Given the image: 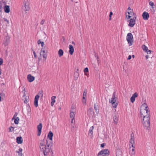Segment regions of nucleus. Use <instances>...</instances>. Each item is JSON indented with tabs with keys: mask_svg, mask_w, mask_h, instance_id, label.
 <instances>
[{
	"mask_svg": "<svg viewBox=\"0 0 156 156\" xmlns=\"http://www.w3.org/2000/svg\"><path fill=\"white\" fill-rule=\"evenodd\" d=\"M52 144L51 141L47 139H43L40 141L39 147L41 151L43 152L44 155H46L50 152Z\"/></svg>",
	"mask_w": 156,
	"mask_h": 156,
	"instance_id": "nucleus-1",
	"label": "nucleus"
},
{
	"mask_svg": "<svg viewBox=\"0 0 156 156\" xmlns=\"http://www.w3.org/2000/svg\"><path fill=\"white\" fill-rule=\"evenodd\" d=\"M140 117L142 118L141 122L144 127L146 128L147 129L149 130L150 129V118L148 115H144L141 112H140Z\"/></svg>",
	"mask_w": 156,
	"mask_h": 156,
	"instance_id": "nucleus-2",
	"label": "nucleus"
},
{
	"mask_svg": "<svg viewBox=\"0 0 156 156\" xmlns=\"http://www.w3.org/2000/svg\"><path fill=\"white\" fill-rule=\"evenodd\" d=\"M116 98H115V97L114 96H113L111 100H110V102L112 103L113 108H115V109H114V110H115V112L114 113L113 115V119L115 124H116L117 123V120L116 117L117 112H116V110L115 109L117 106V103H116Z\"/></svg>",
	"mask_w": 156,
	"mask_h": 156,
	"instance_id": "nucleus-3",
	"label": "nucleus"
},
{
	"mask_svg": "<svg viewBox=\"0 0 156 156\" xmlns=\"http://www.w3.org/2000/svg\"><path fill=\"white\" fill-rule=\"evenodd\" d=\"M126 39L129 44V46L132 45L133 42V35L131 33H129L127 34Z\"/></svg>",
	"mask_w": 156,
	"mask_h": 156,
	"instance_id": "nucleus-4",
	"label": "nucleus"
},
{
	"mask_svg": "<svg viewBox=\"0 0 156 156\" xmlns=\"http://www.w3.org/2000/svg\"><path fill=\"white\" fill-rule=\"evenodd\" d=\"M30 2L28 0H24L23 5L22 6V10L24 11H29L30 10Z\"/></svg>",
	"mask_w": 156,
	"mask_h": 156,
	"instance_id": "nucleus-5",
	"label": "nucleus"
},
{
	"mask_svg": "<svg viewBox=\"0 0 156 156\" xmlns=\"http://www.w3.org/2000/svg\"><path fill=\"white\" fill-rule=\"evenodd\" d=\"M136 16L135 15L134 17H133L131 18H129L130 19L128 20V21L129 22L128 26L131 27H133L134 25L136 23Z\"/></svg>",
	"mask_w": 156,
	"mask_h": 156,
	"instance_id": "nucleus-6",
	"label": "nucleus"
},
{
	"mask_svg": "<svg viewBox=\"0 0 156 156\" xmlns=\"http://www.w3.org/2000/svg\"><path fill=\"white\" fill-rule=\"evenodd\" d=\"M130 138L129 140V142L131 144L130 148H135L134 144H135V137L133 133H132L130 135Z\"/></svg>",
	"mask_w": 156,
	"mask_h": 156,
	"instance_id": "nucleus-7",
	"label": "nucleus"
},
{
	"mask_svg": "<svg viewBox=\"0 0 156 156\" xmlns=\"http://www.w3.org/2000/svg\"><path fill=\"white\" fill-rule=\"evenodd\" d=\"M126 19L127 20L129 19V18L133 16L134 17L135 15H136L133 12V10H131V11L126 12Z\"/></svg>",
	"mask_w": 156,
	"mask_h": 156,
	"instance_id": "nucleus-8",
	"label": "nucleus"
},
{
	"mask_svg": "<svg viewBox=\"0 0 156 156\" xmlns=\"http://www.w3.org/2000/svg\"><path fill=\"white\" fill-rule=\"evenodd\" d=\"M149 5L151 6V12L153 14L154 13L156 10V7L154 2L152 1H150L149 2Z\"/></svg>",
	"mask_w": 156,
	"mask_h": 156,
	"instance_id": "nucleus-9",
	"label": "nucleus"
},
{
	"mask_svg": "<svg viewBox=\"0 0 156 156\" xmlns=\"http://www.w3.org/2000/svg\"><path fill=\"white\" fill-rule=\"evenodd\" d=\"M48 48L47 47H44L41 49L40 57L38 58V62L40 61L41 59V57L42 54H46L47 52Z\"/></svg>",
	"mask_w": 156,
	"mask_h": 156,
	"instance_id": "nucleus-10",
	"label": "nucleus"
},
{
	"mask_svg": "<svg viewBox=\"0 0 156 156\" xmlns=\"http://www.w3.org/2000/svg\"><path fill=\"white\" fill-rule=\"evenodd\" d=\"M76 112V109L73 107H72L70 111V117L71 118H74Z\"/></svg>",
	"mask_w": 156,
	"mask_h": 156,
	"instance_id": "nucleus-11",
	"label": "nucleus"
},
{
	"mask_svg": "<svg viewBox=\"0 0 156 156\" xmlns=\"http://www.w3.org/2000/svg\"><path fill=\"white\" fill-rule=\"evenodd\" d=\"M109 152L108 149H105L99 152L98 154V155H102L103 156H105V155H108Z\"/></svg>",
	"mask_w": 156,
	"mask_h": 156,
	"instance_id": "nucleus-12",
	"label": "nucleus"
},
{
	"mask_svg": "<svg viewBox=\"0 0 156 156\" xmlns=\"http://www.w3.org/2000/svg\"><path fill=\"white\" fill-rule=\"evenodd\" d=\"M143 106L145 107V108L144 110L146 111V113L147 114L146 115H149V116H150V111L147 104L146 103H144L143 105Z\"/></svg>",
	"mask_w": 156,
	"mask_h": 156,
	"instance_id": "nucleus-13",
	"label": "nucleus"
},
{
	"mask_svg": "<svg viewBox=\"0 0 156 156\" xmlns=\"http://www.w3.org/2000/svg\"><path fill=\"white\" fill-rule=\"evenodd\" d=\"M42 124L41 123H40L37 126V136H40L41 132V130L42 129Z\"/></svg>",
	"mask_w": 156,
	"mask_h": 156,
	"instance_id": "nucleus-14",
	"label": "nucleus"
},
{
	"mask_svg": "<svg viewBox=\"0 0 156 156\" xmlns=\"http://www.w3.org/2000/svg\"><path fill=\"white\" fill-rule=\"evenodd\" d=\"M142 16L144 20H148L149 17L148 13L145 11L143 12Z\"/></svg>",
	"mask_w": 156,
	"mask_h": 156,
	"instance_id": "nucleus-15",
	"label": "nucleus"
},
{
	"mask_svg": "<svg viewBox=\"0 0 156 156\" xmlns=\"http://www.w3.org/2000/svg\"><path fill=\"white\" fill-rule=\"evenodd\" d=\"M94 129V126H93L90 128L89 131L88 135L90 138H92L93 136V130Z\"/></svg>",
	"mask_w": 156,
	"mask_h": 156,
	"instance_id": "nucleus-16",
	"label": "nucleus"
},
{
	"mask_svg": "<svg viewBox=\"0 0 156 156\" xmlns=\"http://www.w3.org/2000/svg\"><path fill=\"white\" fill-rule=\"evenodd\" d=\"M138 96V94L137 92H135L132 96L130 98L131 102L132 103H133L135 100V98L137 97Z\"/></svg>",
	"mask_w": 156,
	"mask_h": 156,
	"instance_id": "nucleus-17",
	"label": "nucleus"
},
{
	"mask_svg": "<svg viewBox=\"0 0 156 156\" xmlns=\"http://www.w3.org/2000/svg\"><path fill=\"white\" fill-rule=\"evenodd\" d=\"M27 79L29 82H31L34 80L35 77L34 76H32L30 74H29L27 75Z\"/></svg>",
	"mask_w": 156,
	"mask_h": 156,
	"instance_id": "nucleus-18",
	"label": "nucleus"
},
{
	"mask_svg": "<svg viewBox=\"0 0 156 156\" xmlns=\"http://www.w3.org/2000/svg\"><path fill=\"white\" fill-rule=\"evenodd\" d=\"M39 98V96L37 95L35 96L34 98V104L36 107H37L38 106V100Z\"/></svg>",
	"mask_w": 156,
	"mask_h": 156,
	"instance_id": "nucleus-19",
	"label": "nucleus"
},
{
	"mask_svg": "<svg viewBox=\"0 0 156 156\" xmlns=\"http://www.w3.org/2000/svg\"><path fill=\"white\" fill-rule=\"evenodd\" d=\"M88 115L90 117H92L94 115V113L93 109L92 108H90L88 111Z\"/></svg>",
	"mask_w": 156,
	"mask_h": 156,
	"instance_id": "nucleus-20",
	"label": "nucleus"
},
{
	"mask_svg": "<svg viewBox=\"0 0 156 156\" xmlns=\"http://www.w3.org/2000/svg\"><path fill=\"white\" fill-rule=\"evenodd\" d=\"M69 53L70 55H73L74 51V49L73 45L71 44H70L69 45Z\"/></svg>",
	"mask_w": 156,
	"mask_h": 156,
	"instance_id": "nucleus-21",
	"label": "nucleus"
},
{
	"mask_svg": "<svg viewBox=\"0 0 156 156\" xmlns=\"http://www.w3.org/2000/svg\"><path fill=\"white\" fill-rule=\"evenodd\" d=\"M9 42V37L8 36H6L4 39V44L5 46L7 45Z\"/></svg>",
	"mask_w": 156,
	"mask_h": 156,
	"instance_id": "nucleus-22",
	"label": "nucleus"
},
{
	"mask_svg": "<svg viewBox=\"0 0 156 156\" xmlns=\"http://www.w3.org/2000/svg\"><path fill=\"white\" fill-rule=\"evenodd\" d=\"M135 148H130L129 154L131 156H133L135 154Z\"/></svg>",
	"mask_w": 156,
	"mask_h": 156,
	"instance_id": "nucleus-23",
	"label": "nucleus"
},
{
	"mask_svg": "<svg viewBox=\"0 0 156 156\" xmlns=\"http://www.w3.org/2000/svg\"><path fill=\"white\" fill-rule=\"evenodd\" d=\"M16 142L18 144H21L23 143V139L21 137H18L16 138Z\"/></svg>",
	"mask_w": 156,
	"mask_h": 156,
	"instance_id": "nucleus-24",
	"label": "nucleus"
},
{
	"mask_svg": "<svg viewBox=\"0 0 156 156\" xmlns=\"http://www.w3.org/2000/svg\"><path fill=\"white\" fill-rule=\"evenodd\" d=\"M53 135V133L51 131H50L49 132L48 136V137L50 140L52 141V137Z\"/></svg>",
	"mask_w": 156,
	"mask_h": 156,
	"instance_id": "nucleus-25",
	"label": "nucleus"
},
{
	"mask_svg": "<svg viewBox=\"0 0 156 156\" xmlns=\"http://www.w3.org/2000/svg\"><path fill=\"white\" fill-rule=\"evenodd\" d=\"M56 98L55 96H53L51 98V105L53 106L54 105V103L55 102V99Z\"/></svg>",
	"mask_w": 156,
	"mask_h": 156,
	"instance_id": "nucleus-26",
	"label": "nucleus"
},
{
	"mask_svg": "<svg viewBox=\"0 0 156 156\" xmlns=\"http://www.w3.org/2000/svg\"><path fill=\"white\" fill-rule=\"evenodd\" d=\"M4 9L6 13H8L10 12L9 7L8 5H5L4 7Z\"/></svg>",
	"mask_w": 156,
	"mask_h": 156,
	"instance_id": "nucleus-27",
	"label": "nucleus"
},
{
	"mask_svg": "<svg viewBox=\"0 0 156 156\" xmlns=\"http://www.w3.org/2000/svg\"><path fill=\"white\" fill-rule=\"evenodd\" d=\"M58 54L59 56L60 57H61V56H62L63 54V51L61 49H59L58 51Z\"/></svg>",
	"mask_w": 156,
	"mask_h": 156,
	"instance_id": "nucleus-28",
	"label": "nucleus"
},
{
	"mask_svg": "<svg viewBox=\"0 0 156 156\" xmlns=\"http://www.w3.org/2000/svg\"><path fill=\"white\" fill-rule=\"evenodd\" d=\"M79 76V73L77 72H76L74 73V80H77Z\"/></svg>",
	"mask_w": 156,
	"mask_h": 156,
	"instance_id": "nucleus-29",
	"label": "nucleus"
},
{
	"mask_svg": "<svg viewBox=\"0 0 156 156\" xmlns=\"http://www.w3.org/2000/svg\"><path fill=\"white\" fill-rule=\"evenodd\" d=\"M23 149L22 148H20L19 149V151H17L16 152L18 153V155L19 156H22V151Z\"/></svg>",
	"mask_w": 156,
	"mask_h": 156,
	"instance_id": "nucleus-30",
	"label": "nucleus"
},
{
	"mask_svg": "<svg viewBox=\"0 0 156 156\" xmlns=\"http://www.w3.org/2000/svg\"><path fill=\"white\" fill-rule=\"evenodd\" d=\"M142 48L143 51L145 52L148 51V48L145 45H142Z\"/></svg>",
	"mask_w": 156,
	"mask_h": 156,
	"instance_id": "nucleus-31",
	"label": "nucleus"
},
{
	"mask_svg": "<svg viewBox=\"0 0 156 156\" xmlns=\"http://www.w3.org/2000/svg\"><path fill=\"white\" fill-rule=\"evenodd\" d=\"M20 120L19 118L18 117H16L14 120V123L16 124H18L19 123V121Z\"/></svg>",
	"mask_w": 156,
	"mask_h": 156,
	"instance_id": "nucleus-32",
	"label": "nucleus"
},
{
	"mask_svg": "<svg viewBox=\"0 0 156 156\" xmlns=\"http://www.w3.org/2000/svg\"><path fill=\"white\" fill-rule=\"evenodd\" d=\"M87 89H85L84 90V91L83 92V96H85V97H86L87 96Z\"/></svg>",
	"mask_w": 156,
	"mask_h": 156,
	"instance_id": "nucleus-33",
	"label": "nucleus"
},
{
	"mask_svg": "<svg viewBox=\"0 0 156 156\" xmlns=\"http://www.w3.org/2000/svg\"><path fill=\"white\" fill-rule=\"evenodd\" d=\"M94 108L95 110V111H96V112L98 113L99 111H98V106H97L96 105H94Z\"/></svg>",
	"mask_w": 156,
	"mask_h": 156,
	"instance_id": "nucleus-34",
	"label": "nucleus"
},
{
	"mask_svg": "<svg viewBox=\"0 0 156 156\" xmlns=\"http://www.w3.org/2000/svg\"><path fill=\"white\" fill-rule=\"evenodd\" d=\"M14 131V128L12 126H10L9 128V131L10 132H12Z\"/></svg>",
	"mask_w": 156,
	"mask_h": 156,
	"instance_id": "nucleus-35",
	"label": "nucleus"
},
{
	"mask_svg": "<svg viewBox=\"0 0 156 156\" xmlns=\"http://www.w3.org/2000/svg\"><path fill=\"white\" fill-rule=\"evenodd\" d=\"M113 15V12H111L110 13L109 15V20H111L112 19V16Z\"/></svg>",
	"mask_w": 156,
	"mask_h": 156,
	"instance_id": "nucleus-36",
	"label": "nucleus"
},
{
	"mask_svg": "<svg viewBox=\"0 0 156 156\" xmlns=\"http://www.w3.org/2000/svg\"><path fill=\"white\" fill-rule=\"evenodd\" d=\"M27 110L28 112V113L30 112H31V109L30 108L29 106H27Z\"/></svg>",
	"mask_w": 156,
	"mask_h": 156,
	"instance_id": "nucleus-37",
	"label": "nucleus"
},
{
	"mask_svg": "<svg viewBox=\"0 0 156 156\" xmlns=\"http://www.w3.org/2000/svg\"><path fill=\"white\" fill-rule=\"evenodd\" d=\"M88 69L87 67L85 68L84 70V73L88 72Z\"/></svg>",
	"mask_w": 156,
	"mask_h": 156,
	"instance_id": "nucleus-38",
	"label": "nucleus"
},
{
	"mask_svg": "<svg viewBox=\"0 0 156 156\" xmlns=\"http://www.w3.org/2000/svg\"><path fill=\"white\" fill-rule=\"evenodd\" d=\"M39 94L41 97L43 96V92L42 90L40 91L39 93Z\"/></svg>",
	"mask_w": 156,
	"mask_h": 156,
	"instance_id": "nucleus-39",
	"label": "nucleus"
},
{
	"mask_svg": "<svg viewBox=\"0 0 156 156\" xmlns=\"http://www.w3.org/2000/svg\"><path fill=\"white\" fill-rule=\"evenodd\" d=\"M41 55H43V58H45V59H46L47 55L46 54H42Z\"/></svg>",
	"mask_w": 156,
	"mask_h": 156,
	"instance_id": "nucleus-40",
	"label": "nucleus"
},
{
	"mask_svg": "<svg viewBox=\"0 0 156 156\" xmlns=\"http://www.w3.org/2000/svg\"><path fill=\"white\" fill-rule=\"evenodd\" d=\"M43 41H41V40L39 39V40L38 41H37V44L39 45L40 44H41V43Z\"/></svg>",
	"mask_w": 156,
	"mask_h": 156,
	"instance_id": "nucleus-41",
	"label": "nucleus"
},
{
	"mask_svg": "<svg viewBox=\"0 0 156 156\" xmlns=\"http://www.w3.org/2000/svg\"><path fill=\"white\" fill-rule=\"evenodd\" d=\"M3 62V60L2 58H0V65H1Z\"/></svg>",
	"mask_w": 156,
	"mask_h": 156,
	"instance_id": "nucleus-42",
	"label": "nucleus"
},
{
	"mask_svg": "<svg viewBox=\"0 0 156 156\" xmlns=\"http://www.w3.org/2000/svg\"><path fill=\"white\" fill-rule=\"evenodd\" d=\"M33 52L35 58H37V55H36L35 51H33Z\"/></svg>",
	"mask_w": 156,
	"mask_h": 156,
	"instance_id": "nucleus-43",
	"label": "nucleus"
},
{
	"mask_svg": "<svg viewBox=\"0 0 156 156\" xmlns=\"http://www.w3.org/2000/svg\"><path fill=\"white\" fill-rule=\"evenodd\" d=\"M151 51L150 50H148V51H146V52H147V54H150L151 53Z\"/></svg>",
	"mask_w": 156,
	"mask_h": 156,
	"instance_id": "nucleus-44",
	"label": "nucleus"
},
{
	"mask_svg": "<svg viewBox=\"0 0 156 156\" xmlns=\"http://www.w3.org/2000/svg\"><path fill=\"white\" fill-rule=\"evenodd\" d=\"M44 22H45L44 20H42L41 22V25H43L44 24Z\"/></svg>",
	"mask_w": 156,
	"mask_h": 156,
	"instance_id": "nucleus-45",
	"label": "nucleus"
},
{
	"mask_svg": "<svg viewBox=\"0 0 156 156\" xmlns=\"http://www.w3.org/2000/svg\"><path fill=\"white\" fill-rule=\"evenodd\" d=\"M28 100L26 98L25 100H24V102L25 103H27V102H28Z\"/></svg>",
	"mask_w": 156,
	"mask_h": 156,
	"instance_id": "nucleus-46",
	"label": "nucleus"
},
{
	"mask_svg": "<svg viewBox=\"0 0 156 156\" xmlns=\"http://www.w3.org/2000/svg\"><path fill=\"white\" fill-rule=\"evenodd\" d=\"M131 55H129L128 56V58H127L128 60H130L131 58Z\"/></svg>",
	"mask_w": 156,
	"mask_h": 156,
	"instance_id": "nucleus-47",
	"label": "nucleus"
},
{
	"mask_svg": "<svg viewBox=\"0 0 156 156\" xmlns=\"http://www.w3.org/2000/svg\"><path fill=\"white\" fill-rule=\"evenodd\" d=\"M44 45V42H42L41 44V46L42 47H43Z\"/></svg>",
	"mask_w": 156,
	"mask_h": 156,
	"instance_id": "nucleus-48",
	"label": "nucleus"
},
{
	"mask_svg": "<svg viewBox=\"0 0 156 156\" xmlns=\"http://www.w3.org/2000/svg\"><path fill=\"white\" fill-rule=\"evenodd\" d=\"M75 121L74 118H72L71 122L73 123Z\"/></svg>",
	"mask_w": 156,
	"mask_h": 156,
	"instance_id": "nucleus-49",
	"label": "nucleus"
},
{
	"mask_svg": "<svg viewBox=\"0 0 156 156\" xmlns=\"http://www.w3.org/2000/svg\"><path fill=\"white\" fill-rule=\"evenodd\" d=\"M86 99H83V103H86Z\"/></svg>",
	"mask_w": 156,
	"mask_h": 156,
	"instance_id": "nucleus-50",
	"label": "nucleus"
},
{
	"mask_svg": "<svg viewBox=\"0 0 156 156\" xmlns=\"http://www.w3.org/2000/svg\"><path fill=\"white\" fill-rule=\"evenodd\" d=\"M4 20L5 21H6V22H7L8 24H9V21L8 20L6 19H5Z\"/></svg>",
	"mask_w": 156,
	"mask_h": 156,
	"instance_id": "nucleus-51",
	"label": "nucleus"
},
{
	"mask_svg": "<svg viewBox=\"0 0 156 156\" xmlns=\"http://www.w3.org/2000/svg\"><path fill=\"white\" fill-rule=\"evenodd\" d=\"M104 146H105V144L104 143H103V144H101V147H103Z\"/></svg>",
	"mask_w": 156,
	"mask_h": 156,
	"instance_id": "nucleus-52",
	"label": "nucleus"
},
{
	"mask_svg": "<svg viewBox=\"0 0 156 156\" xmlns=\"http://www.w3.org/2000/svg\"><path fill=\"white\" fill-rule=\"evenodd\" d=\"M17 113H16V112L15 113L14 115L13 116H14V117H16L17 116Z\"/></svg>",
	"mask_w": 156,
	"mask_h": 156,
	"instance_id": "nucleus-53",
	"label": "nucleus"
},
{
	"mask_svg": "<svg viewBox=\"0 0 156 156\" xmlns=\"http://www.w3.org/2000/svg\"><path fill=\"white\" fill-rule=\"evenodd\" d=\"M2 6L1 5V4L0 3V12H1L2 10Z\"/></svg>",
	"mask_w": 156,
	"mask_h": 156,
	"instance_id": "nucleus-54",
	"label": "nucleus"
},
{
	"mask_svg": "<svg viewBox=\"0 0 156 156\" xmlns=\"http://www.w3.org/2000/svg\"><path fill=\"white\" fill-rule=\"evenodd\" d=\"M127 10L128 11H131V10H133L132 9H131V8L130 7H129L128 8Z\"/></svg>",
	"mask_w": 156,
	"mask_h": 156,
	"instance_id": "nucleus-55",
	"label": "nucleus"
},
{
	"mask_svg": "<svg viewBox=\"0 0 156 156\" xmlns=\"http://www.w3.org/2000/svg\"><path fill=\"white\" fill-rule=\"evenodd\" d=\"M145 57H146V59H148V58H149V56L148 55H146L145 56Z\"/></svg>",
	"mask_w": 156,
	"mask_h": 156,
	"instance_id": "nucleus-56",
	"label": "nucleus"
},
{
	"mask_svg": "<svg viewBox=\"0 0 156 156\" xmlns=\"http://www.w3.org/2000/svg\"><path fill=\"white\" fill-rule=\"evenodd\" d=\"M85 97V96H83V99H86V98H85V97Z\"/></svg>",
	"mask_w": 156,
	"mask_h": 156,
	"instance_id": "nucleus-57",
	"label": "nucleus"
},
{
	"mask_svg": "<svg viewBox=\"0 0 156 156\" xmlns=\"http://www.w3.org/2000/svg\"><path fill=\"white\" fill-rule=\"evenodd\" d=\"M118 152H119V153H120V154H121V151L120 150H119V151H118Z\"/></svg>",
	"mask_w": 156,
	"mask_h": 156,
	"instance_id": "nucleus-58",
	"label": "nucleus"
},
{
	"mask_svg": "<svg viewBox=\"0 0 156 156\" xmlns=\"http://www.w3.org/2000/svg\"><path fill=\"white\" fill-rule=\"evenodd\" d=\"M72 44H73V45H75V43H74V42H73H73H72Z\"/></svg>",
	"mask_w": 156,
	"mask_h": 156,
	"instance_id": "nucleus-59",
	"label": "nucleus"
},
{
	"mask_svg": "<svg viewBox=\"0 0 156 156\" xmlns=\"http://www.w3.org/2000/svg\"><path fill=\"white\" fill-rule=\"evenodd\" d=\"M15 118V117H14V116H13L12 119V120H13Z\"/></svg>",
	"mask_w": 156,
	"mask_h": 156,
	"instance_id": "nucleus-60",
	"label": "nucleus"
},
{
	"mask_svg": "<svg viewBox=\"0 0 156 156\" xmlns=\"http://www.w3.org/2000/svg\"><path fill=\"white\" fill-rule=\"evenodd\" d=\"M23 93H24V95H23V97H25V95H26V94L25 93V92H24Z\"/></svg>",
	"mask_w": 156,
	"mask_h": 156,
	"instance_id": "nucleus-61",
	"label": "nucleus"
},
{
	"mask_svg": "<svg viewBox=\"0 0 156 156\" xmlns=\"http://www.w3.org/2000/svg\"><path fill=\"white\" fill-rule=\"evenodd\" d=\"M2 74V72L1 70V69H0V75Z\"/></svg>",
	"mask_w": 156,
	"mask_h": 156,
	"instance_id": "nucleus-62",
	"label": "nucleus"
},
{
	"mask_svg": "<svg viewBox=\"0 0 156 156\" xmlns=\"http://www.w3.org/2000/svg\"><path fill=\"white\" fill-rule=\"evenodd\" d=\"M132 57L133 58H134L135 57V56L134 55H132Z\"/></svg>",
	"mask_w": 156,
	"mask_h": 156,
	"instance_id": "nucleus-63",
	"label": "nucleus"
},
{
	"mask_svg": "<svg viewBox=\"0 0 156 156\" xmlns=\"http://www.w3.org/2000/svg\"><path fill=\"white\" fill-rule=\"evenodd\" d=\"M85 73L84 74L85 75H86V76L87 75V73Z\"/></svg>",
	"mask_w": 156,
	"mask_h": 156,
	"instance_id": "nucleus-64",
	"label": "nucleus"
}]
</instances>
